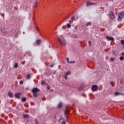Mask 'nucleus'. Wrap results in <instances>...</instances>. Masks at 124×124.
<instances>
[{"label": "nucleus", "instance_id": "12", "mask_svg": "<svg viewBox=\"0 0 124 124\" xmlns=\"http://www.w3.org/2000/svg\"><path fill=\"white\" fill-rule=\"evenodd\" d=\"M62 106H63L62 103L61 102L59 104L58 107V108H62Z\"/></svg>", "mask_w": 124, "mask_h": 124}, {"label": "nucleus", "instance_id": "1", "mask_svg": "<svg viewBox=\"0 0 124 124\" xmlns=\"http://www.w3.org/2000/svg\"><path fill=\"white\" fill-rule=\"evenodd\" d=\"M39 91V89H38V88H35L32 90V93H33L34 97H37L38 95L37 94V93H38Z\"/></svg>", "mask_w": 124, "mask_h": 124}, {"label": "nucleus", "instance_id": "31", "mask_svg": "<svg viewBox=\"0 0 124 124\" xmlns=\"http://www.w3.org/2000/svg\"><path fill=\"white\" fill-rule=\"evenodd\" d=\"M89 46H92V42H91V41H89Z\"/></svg>", "mask_w": 124, "mask_h": 124}, {"label": "nucleus", "instance_id": "42", "mask_svg": "<svg viewBox=\"0 0 124 124\" xmlns=\"http://www.w3.org/2000/svg\"><path fill=\"white\" fill-rule=\"evenodd\" d=\"M67 19H69V16H68V17H67Z\"/></svg>", "mask_w": 124, "mask_h": 124}, {"label": "nucleus", "instance_id": "8", "mask_svg": "<svg viewBox=\"0 0 124 124\" xmlns=\"http://www.w3.org/2000/svg\"><path fill=\"white\" fill-rule=\"evenodd\" d=\"M64 114L66 116H67V115H68V108L67 107H66Z\"/></svg>", "mask_w": 124, "mask_h": 124}, {"label": "nucleus", "instance_id": "16", "mask_svg": "<svg viewBox=\"0 0 124 124\" xmlns=\"http://www.w3.org/2000/svg\"><path fill=\"white\" fill-rule=\"evenodd\" d=\"M26 100L27 98H26V97H24L22 99V102H26Z\"/></svg>", "mask_w": 124, "mask_h": 124}, {"label": "nucleus", "instance_id": "2", "mask_svg": "<svg viewBox=\"0 0 124 124\" xmlns=\"http://www.w3.org/2000/svg\"><path fill=\"white\" fill-rule=\"evenodd\" d=\"M123 18H124V12H121L118 14V21H122V19Z\"/></svg>", "mask_w": 124, "mask_h": 124}, {"label": "nucleus", "instance_id": "29", "mask_svg": "<svg viewBox=\"0 0 124 124\" xmlns=\"http://www.w3.org/2000/svg\"><path fill=\"white\" fill-rule=\"evenodd\" d=\"M37 4V1L35 2V5H34L33 7L35 8V7L36 6V5Z\"/></svg>", "mask_w": 124, "mask_h": 124}, {"label": "nucleus", "instance_id": "33", "mask_svg": "<svg viewBox=\"0 0 124 124\" xmlns=\"http://www.w3.org/2000/svg\"><path fill=\"white\" fill-rule=\"evenodd\" d=\"M54 67V64H51L49 66V67Z\"/></svg>", "mask_w": 124, "mask_h": 124}, {"label": "nucleus", "instance_id": "38", "mask_svg": "<svg viewBox=\"0 0 124 124\" xmlns=\"http://www.w3.org/2000/svg\"><path fill=\"white\" fill-rule=\"evenodd\" d=\"M120 95H124V93H120Z\"/></svg>", "mask_w": 124, "mask_h": 124}, {"label": "nucleus", "instance_id": "40", "mask_svg": "<svg viewBox=\"0 0 124 124\" xmlns=\"http://www.w3.org/2000/svg\"><path fill=\"white\" fill-rule=\"evenodd\" d=\"M112 83H113V82H112V81H111V82H110V84H111V86H112Z\"/></svg>", "mask_w": 124, "mask_h": 124}, {"label": "nucleus", "instance_id": "39", "mask_svg": "<svg viewBox=\"0 0 124 124\" xmlns=\"http://www.w3.org/2000/svg\"><path fill=\"white\" fill-rule=\"evenodd\" d=\"M122 56H124V52H123V53H122Z\"/></svg>", "mask_w": 124, "mask_h": 124}, {"label": "nucleus", "instance_id": "6", "mask_svg": "<svg viewBox=\"0 0 124 124\" xmlns=\"http://www.w3.org/2000/svg\"><path fill=\"white\" fill-rule=\"evenodd\" d=\"M92 90L93 92H96V91H97V86L93 85L92 87Z\"/></svg>", "mask_w": 124, "mask_h": 124}, {"label": "nucleus", "instance_id": "24", "mask_svg": "<svg viewBox=\"0 0 124 124\" xmlns=\"http://www.w3.org/2000/svg\"><path fill=\"white\" fill-rule=\"evenodd\" d=\"M120 60L121 61H124V57H123V56L121 57L120 58Z\"/></svg>", "mask_w": 124, "mask_h": 124}, {"label": "nucleus", "instance_id": "14", "mask_svg": "<svg viewBox=\"0 0 124 124\" xmlns=\"http://www.w3.org/2000/svg\"><path fill=\"white\" fill-rule=\"evenodd\" d=\"M114 95L115 96H117L118 95H121V93H119V92H116L114 94Z\"/></svg>", "mask_w": 124, "mask_h": 124}, {"label": "nucleus", "instance_id": "4", "mask_svg": "<svg viewBox=\"0 0 124 124\" xmlns=\"http://www.w3.org/2000/svg\"><path fill=\"white\" fill-rule=\"evenodd\" d=\"M106 38L108 41H115V39L113 37H110L109 36H107Z\"/></svg>", "mask_w": 124, "mask_h": 124}, {"label": "nucleus", "instance_id": "7", "mask_svg": "<svg viewBox=\"0 0 124 124\" xmlns=\"http://www.w3.org/2000/svg\"><path fill=\"white\" fill-rule=\"evenodd\" d=\"M57 39L58 41L60 42V44H61L63 46H64V44L63 43V42H62V39H61L60 37H58Z\"/></svg>", "mask_w": 124, "mask_h": 124}, {"label": "nucleus", "instance_id": "9", "mask_svg": "<svg viewBox=\"0 0 124 124\" xmlns=\"http://www.w3.org/2000/svg\"><path fill=\"white\" fill-rule=\"evenodd\" d=\"M22 93H17L15 94V97H16V98H20V95H21Z\"/></svg>", "mask_w": 124, "mask_h": 124}, {"label": "nucleus", "instance_id": "37", "mask_svg": "<svg viewBox=\"0 0 124 124\" xmlns=\"http://www.w3.org/2000/svg\"><path fill=\"white\" fill-rule=\"evenodd\" d=\"M36 30H37V31H39V29L37 27H36Z\"/></svg>", "mask_w": 124, "mask_h": 124}, {"label": "nucleus", "instance_id": "15", "mask_svg": "<svg viewBox=\"0 0 124 124\" xmlns=\"http://www.w3.org/2000/svg\"><path fill=\"white\" fill-rule=\"evenodd\" d=\"M112 54L113 55H115V56H117V55H118V52H117V51L114 50V51H113Z\"/></svg>", "mask_w": 124, "mask_h": 124}, {"label": "nucleus", "instance_id": "5", "mask_svg": "<svg viewBox=\"0 0 124 124\" xmlns=\"http://www.w3.org/2000/svg\"><path fill=\"white\" fill-rule=\"evenodd\" d=\"M109 16L112 20H114L115 19V16L114 15L113 12H109Z\"/></svg>", "mask_w": 124, "mask_h": 124}, {"label": "nucleus", "instance_id": "20", "mask_svg": "<svg viewBox=\"0 0 124 124\" xmlns=\"http://www.w3.org/2000/svg\"><path fill=\"white\" fill-rule=\"evenodd\" d=\"M23 118H24L25 119L29 118V115H23Z\"/></svg>", "mask_w": 124, "mask_h": 124}, {"label": "nucleus", "instance_id": "18", "mask_svg": "<svg viewBox=\"0 0 124 124\" xmlns=\"http://www.w3.org/2000/svg\"><path fill=\"white\" fill-rule=\"evenodd\" d=\"M71 73V72H70V71H68L66 73L65 75H67V76L69 75V74H70Z\"/></svg>", "mask_w": 124, "mask_h": 124}, {"label": "nucleus", "instance_id": "30", "mask_svg": "<svg viewBox=\"0 0 124 124\" xmlns=\"http://www.w3.org/2000/svg\"><path fill=\"white\" fill-rule=\"evenodd\" d=\"M23 82L22 80H20V81H19V84H20V85H23Z\"/></svg>", "mask_w": 124, "mask_h": 124}, {"label": "nucleus", "instance_id": "41", "mask_svg": "<svg viewBox=\"0 0 124 124\" xmlns=\"http://www.w3.org/2000/svg\"><path fill=\"white\" fill-rule=\"evenodd\" d=\"M51 92H54V90L51 89Z\"/></svg>", "mask_w": 124, "mask_h": 124}, {"label": "nucleus", "instance_id": "27", "mask_svg": "<svg viewBox=\"0 0 124 124\" xmlns=\"http://www.w3.org/2000/svg\"><path fill=\"white\" fill-rule=\"evenodd\" d=\"M110 61H111V62H114V61H115V58H110Z\"/></svg>", "mask_w": 124, "mask_h": 124}, {"label": "nucleus", "instance_id": "10", "mask_svg": "<svg viewBox=\"0 0 124 124\" xmlns=\"http://www.w3.org/2000/svg\"><path fill=\"white\" fill-rule=\"evenodd\" d=\"M8 95L11 98H12V97H13V96H14V95H13V94L11 92H9L8 93Z\"/></svg>", "mask_w": 124, "mask_h": 124}, {"label": "nucleus", "instance_id": "23", "mask_svg": "<svg viewBox=\"0 0 124 124\" xmlns=\"http://www.w3.org/2000/svg\"><path fill=\"white\" fill-rule=\"evenodd\" d=\"M69 63H71V64L75 63V61H70V62H69Z\"/></svg>", "mask_w": 124, "mask_h": 124}, {"label": "nucleus", "instance_id": "11", "mask_svg": "<svg viewBox=\"0 0 124 124\" xmlns=\"http://www.w3.org/2000/svg\"><path fill=\"white\" fill-rule=\"evenodd\" d=\"M40 42H41V40L39 39L36 41V44L37 45L39 46L40 45Z\"/></svg>", "mask_w": 124, "mask_h": 124}, {"label": "nucleus", "instance_id": "35", "mask_svg": "<svg viewBox=\"0 0 124 124\" xmlns=\"http://www.w3.org/2000/svg\"><path fill=\"white\" fill-rule=\"evenodd\" d=\"M62 124H65V121H62Z\"/></svg>", "mask_w": 124, "mask_h": 124}, {"label": "nucleus", "instance_id": "13", "mask_svg": "<svg viewBox=\"0 0 124 124\" xmlns=\"http://www.w3.org/2000/svg\"><path fill=\"white\" fill-rule=\"evenodd\" d=\"M31 74H29L27 76L26 78L28 80H30V78H31Z\"/></svg>", "mask_w": 124, "mask_h": 124}, {"label": "nucleus", "instance_id": "32", "mask_svg": "<svg viewBox=\"0 0 124 124\" xmlns=\"http://www.w3.org/2000/svg\"><path fill=\"white\" fill-rule=\"evenodd\" d=\"M64 78H65V79L66 80L67 79V75H65V76H64Z\"/></svg>", "mask_w": 124, "mask_h": 124}, {"label": "nucleus", "instance_id": "36", "mask_svg": "<svg viewBox=\"0 0 124 124\" xmlns=\"http://www.w3.org/2000/svg\"><path fill=\"white\" fill-rule=\"evenodd\" d=\"M62 120H63V118H60L59 120V122H61V121H62Z\"/></svg>", "mask_w": 124, "mask_h": 124}, {"label": "nucleus", "instance_id": "28", "mask_svg": "<svg viewBox=\"0 0 124 124\" xmlns=\"http://www.w3.org/2000/svg\"><path fill=\"white\" fill-rule=\"evenodd\" d=\"M44 84H45V81L43 80L42 81H41L42 85H44Z\"/></svg>", "mask_w": 124, "mask_h": 124}, {"label": "nucleus", "instance_id": "34", "mask_svg": "<svg viewBox=\"0 0 124 124\" xmlns=\"http://www.w3.org/2000/svg\"><path fill=\"white\" fill-rule=\"evenodd\" d=\"M47 90H50V89H51V87L50 86H47Z\"/></svg>", "mask_w": 124, "mask_h": 124}, {"label": "nucleus", "instance_id": "25", "mask_svg": "<svg viewBox=\"0 0 124 124\" xmlns=\"http://www.w3.org/2000/svg\"><path fill=\"white\" fill-rule=\"evenodd\" d=\"M66 61L67 62H68V63H69L70 61H69V58H66Z\"/></svg>", "mask_w": 124, "mask_h": 124}, {"label": "nucleus", "instance_id": "21", "mask_svg": "<svg viewBox=\"0 0 124 124\" xmlns=\"http://www.w3.org/2000/svg\"><path fill=\"white\" fill-rule=\"evenodd\" d=\"M71 19L73 20V21H75V16H73Z\"/></svg>", "mask_w": 124, "mask_h": 124}, {"label": "nucleus", "instance_id": "17", "mask_svg": "<svg viewBox=\"0 0 124 124\" xmlns=\"http://www.w3.org/2000/svg\"><path fill=\"white\" fill-rule=\"evenodd\" d=\"M14 68H17L18 67V63H15V65L14 66Z\"/></svg>", "mask_w": 124, "mask_h": 124}, {"label": "nucleus", "instance_id": "26", "mask_svg": "<svg viewBox=\"0 0 124 124\" xmlns=\"http://www.w3.org/2000/svg\"><path fill=\"white\" fill-rule=\"evenodd\" d=\"M121 44H122V45H124V40H122L121 41Z\"/></svg>", "mask_w": 124, "mask_h": 124}, {"label": "nucleus", "instance_id": "19", "mask_svg": "<svg viewBox=\"0 0 124 124\" xmlns=\"http://www.w3.org/2000/svg\"><path fill=\"white\" fill-rule=\"evenodd\" d=\"M91 25H92V22H87V23L86 24V26L88 27V26H91Z\"/></svg>", "mask_w": 124, "mask_h": 124}, {"label": "nucleus", "instance_id": "43", "mask_svg": "<svg viewBox=\"0 0 124 124\" xmlns=\"http://www.w3.org/2000/svg\"><path fill=\"white\" fill-rule=\"evenodd\" d=\"M23 34H25V32H23Z\"/></svg>", "mask_w": 124, "mask_h": 124}, {"label": "nucleus", "instance_id": "3", "mask_svg": "<svg viewBox=\"0 0 124 124\" xmlns=\"http://www.w3.org/2000/svg\"><path fill=\"white\" fill-rule=\"evenodd\" d=\"M96 5V3L91 2H87L86 3V6L87 7L92 6L93 5Z\"/></svg>", "mask_w": 124, "mask_h": 124}, {"label": "nucleus", "instance_id": "22", "mask_svg": "<svg viewBox=\"0 0 124 124\" xmlns=\"http://www.w3.org/2000/svg\"><path fill=\"white\" fill-rule=\"evenodd\" d=\"M67 28H68V29L71 28V25L69 24H67Z\"/></svg>", "mask_w": 124, "mask_h": 124}]
</instances>
